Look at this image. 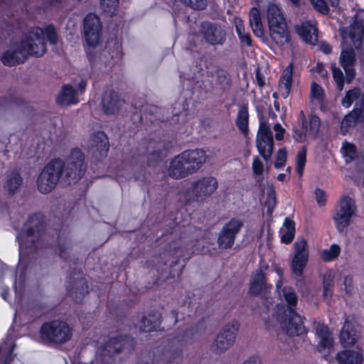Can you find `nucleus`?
Instances as JSON below:
<instances>
[{"instance_id": "9d476101", "label": "nucleus", "mask_w": 364, "mask_h": 364, "mask_svg": "<svg viewBox=\"0 0 364 364\" xmlns=\"http://www.w3.org/2000/svg\"><path fill=\"white\" fill-rule=\"evenodd\" d=\"M299 121L301 124L294 127V139L299 142L316 139L320 130V119L316 115H311L307 122L304 112L300 111Z\"/></svg>"}, {"instance_id": "680f3d73", "label": "nucleus", "mask_w": 364, "mask_h": 364, "mask_svg": "<svg viewBox=\"0 0 364 364\" xmlns=\"http://www.w3.org/2000/svg\"><path fill=\"white\" fill-rule=\"evenodd\" d=\"M256 81L257 85L261 87H263L265 84L264 77L258 70L256 73Z\"/></svg>"}, {"instance_id": "412c9836", "label": "nucleus", "mask_w": 364, "mask_h": 364, "mask_svg": "<svg viewBox=\"0 0 364 364\" xmlns=\"http://www.w3.org/2000/svg\"><path fill=\"white\" fill-rule=\"evenodd\" d=\"M269 34L272 41L279 46L288 43L289 39L287 22L268 26Z\"/></svg>"}, {"instance_id": "864d4df0", "label": "nucleus", "mask_w": 364, "mask_h": 364, "mask_svg": "<svg viewBox=\"0 0 364 364\" xmlns=\"http://www.w3.org/2000/svg\"><path fill=\"white\" fill-rule=\"evenodd\" d=\"M185 5L193 9H203L205 7V0H180Z\"/></svg>"}, {"instance_id": "9b49d317", "label": "nucleus", "mask_w": 364, "mask_h": 364, "mask_svg": "<svg viewBox=\"0 0 364 364\" xmlns=\"http://www.w3.org/2000/svg\"><path fill=\"white\" fill-rule=\"evenodd\" d=\"M218 181L212 176L199 178L191 183L187 202L203 201L209 198L218 188Z\"/></svg>"}, {"instance_id": "79ce46f5", "label": "nucleus", "mask_w": 364, "mask_h": 364, "mask_svg": "<svg viewBox=\"0 0 364 364\" xmlns=\"http://www.w3.org/2000/svg\"><path fill=\"white\" fill-rule=\"evenodd\" d=\"M311 100L314 103L320 104L323 101V91L320 85L316 82H312L310 93Z\"/></svg>"}, {"instance_id": "cd10ccee", "label": "nucleus", "mask_w": 364, "mask_h": 364, "mask_svg": "<svg viewBox=\"0 0 364 364\" xmlns=\"http://www.w3.org/2000/svg\"><path fill=\"white\" fill-rule=\"evenodd\" d=\"M297 32L304 41L310 44L315 43L318 40L317 29L315 25L309 21L303 22L297 28Z\"/></svg>"}, {"instance_id": "052dcab7", "label": "nucleus", "mask_w": 364, "mask_h": 364, "mask_svg": "<svg viewBox=\"0 0 364 364\" xmlns=\"http://www.w3.org/2000/svg\"><path fill=\"white\" fill-rule=\"evenodd\" d=\"M241 43L246 44L247 46L251 45V38L248 33H242L241 36H238Z\"/></svg>"}, {"instance_id": "bf43d9fd", "label": "nucleus", "mask_w": 364, "mask_h": 364, "mask_svg": "<svg viewBox=\"0 0 364 364\" xmlns=\"http://www.w3.org/2000/svg\"><path fill=\"white\" fill-rule=\"evenodd\" d=\"M315 71L322 77H326L328 75L327 70L324 68L323 64L318 63L315 68Z\"/></svg>"}, {"instance_id": "2eb2a0df", "label": "nucleus", "mask_w": 364, "mask_h": 364, "mask_svg": "<svg viewBox=\"0 0 364 364\" xmlns=\"http://www.w3.org/2000/svg\"><path fill=\"white\" fill-rule=\"evenodd\" d=\"M101 24L97 16L87 14L84 19V33L87 43L95 46L100 41Z\"/></svg>"}, {"instance_id": "473e14b6", "label": "nucleus", "mask_w": 364, "mask_h": 364, "mask_svg": "<svg viewBox=\"0 0 364 364\" xmlns=\"http://www.w3.org/2000/svg\"><path fill=\"white\" fill-rule=\"evenodd\" d=\"M160 323L159 316H152L149 315L148 317L141 318L139 323V328L141 331L149 332L156 330Z\"/></svg>"}, {"instance_id": "3c124183", "label": "nucleus", "mask_w": 364, "mask_h": 364, "mask_svg": "<svg viewBox=\"0 0 364 364\" xmlns=\"http://www.w3.org/2000/svg\"><path fill=\"white\" fill-rule=\"evenodd\" d=\"M252 168L255 175H262L264 172V164L258 156L253 158Z\"/></svg>"}, {"instance_id": "0e129e2a", "label": "nucleus", "mask_w": 364, "mask_h": 364, "mask_svg": "<svg viewBox=\"0 0 364 364\" xmlns=\"http://www.w3.org/2000/svg\"><path fill=\"white\" fill-rule=\"evenodd\" d=\"M343 283H344V285L346 287V291L347 292H349L350 291V286L352 284L351 278L350 277H345Z\"/></svg>"}, {"instance_id": "a211bd4d", "label": "nucleus", "mask_w": 364, "mask_h": 364, "mask_svg": "<svg viewBox=\"0 0 364 364\" xmlns=\"http://www.w3.org/2000/svg\"><path fill=\"white\" fill-rule=\"evenodd\" d=\"M200 33L205 41L213 46L222 45L225 41V31L208 22L201 25Z\"/></svg>"}, {"instance_id": "69168bd1", "label": "nucleus", "mask_w": 364, "mask_h": 364, "mask_svg": "<svg viewBox=\"0 0 364 364\" xmlns=\"http://www.w3.org/2000/svg\"><path fill=\"white\" fill-rule=\"evenodd\" d=\"M242 364H260L259 360L255 357H250L245 360Z\"/></svg>"}, {"instance_id": "423d86ee", "label": "nucleus", "mask_w": 364, "mask_h": 364, "mask_svg": "<svg viewBox=\"0 0 364 364\" xmlns=\"http://www.w3.org/2000/svg\"><path fill=\"white\" fill-rule=\"evenodd\" d=\"M43 340L55 344H63L73 336V329L64 321L54 320L44 323L41 328Z\"/></svg>"}, {"instance_id": "aec40b11", "label": "nucleus", "mask_w": 364, "mask_h": 364, "mask_svg": "<svg viewBox=\"0 0 364 364\" xmlns=\"http://www.w3.org/2000/svg\"><path fill=\"white\" fill-rule=\"evenodd\" d=\"M89 149L97 159L105 157L109 149L106 134L102 132L93 134L89 140Z\"/></svg>"}, {"instance_id": "f8f14e48", "label": "nucleus", "mask_w": 364, "mask_h": 364, "mask_svg": "<svg viewBox=\"0 0 364 364\" xmlns=\"http://www.w3.org/2000/svg\"><path fill=\"white\" fill-rule=\"evenodd\" d=\"M240 324L236 321H232L225 324L218 333L212 344L214 350L223 353L228 350L235 342Z\"/></svg>"}, {"instance_id": "7ed1b4c3", "label": "nucleus", "mask_w": 364, "mask_h": 364, "mask_svg": "<svg viewBox=\"0 0 364 364\" xmlns=\"http://www.w3.org/2000/svg\"><path fill=\"white\" fill-rule=\"evenodd\" d=\"M363 13H358L355 16V21L348 28H341L342 52L340 55V64L346 74L347 82H350L355 76V53L353 48H358L362 43L363 25L361 17Z\"/></svg>"}, {"instance_id": "2f4dec72", "label": "nucleus", "mask_w": 364, "mask_h": 364, "mask_svg": "<svg viewBox=\"0 0 364 364\" xmlns=\"http://www.w3.org/2000/svg\"><path fill=\"white\" fill-rule=\"evenodd\" d=\"M294 223L287 218H285L283 223V226L280 230L282 242L286 244L291 242L294 239Z\"/></svg>"}, {"instance_id": "e433bc0d", "label": "nucleus", "mask_w": 364, "mask_h": 364, "mask_svg": "<svg viewBox=\"0 0 364 364\" xmlns=\"http://www.w3.org/2000/svg\"><path fill=\"white\" fill-rule=\"evenodd\" d=\"M341 253V247L337 244H332L329 248L321 252V258L325 262H330L337 258Z\"/></svg>"}, {"instance_id": "774afa93", "label": "nucleus", "mask_w": 364, "mask_h": 364, "mask_svg": "<svg viewBox=\"0 0 364 364\" xmlns=\"http://www.w3.org/2000/svg\"><path fill=\"white\" fill-rule=\"evenodd\" d=\"M9 346V354H11L15 348V344L13 343V341L11 340L10 341Z\"/></svg>"}, {"instance_id": "6e6552de", "label": "nucleus", "mask_w": 364, "mask_h": 364, "mask_svg": "<svg viewBox=\"0 0 364 364\" xmlns=\"http://www.w3.org/2000/svg\"><path fill=\"white\" fill-rule=\"evenodd\" d=\"M86 169L84 154L79 149H73L63 164V180L67 183H75L84 176Z\"/></svg>"}, {"instance_id": "4c0bfd02", "label": "nucleus", "mask_w": 364, "mask_h": 364, "mask_svg": "<svg viewBox=\"0 0 364 364\" xmlns=\"http://www.w3.org/2000/svg\"><path fill=\"white\" fill-rule=\"evenodd\" d=\"M334 272L332 270L326 272L323 276V296L329 298L332 295V287L333 283Z\"/></svg>"}, {"instance_id": "5fc2aeb1", "label": "nucleus", "mask_w": 364, "mask_h": 364, "mask_svg": "<svg viewBox=\"0 0 364 364\" xmlns=\"http://www.w3.org/2000/svg\"><path fill=\"white\" fill-rule=\"evenodd\" d=\"M312 6L320 13L326 14L328 11V8L324 0H310Z\"/></svg>"}, {"instance_id": "ea45409f", "label": "nucleus", "mask_w": 364, "mask_h": 364, "mask_svg": "<svg viewBox=\"0 0 364 364\" xmlns=\"http://www.w3.org/2000/svg\"><path fill=\"white\" fill-rule=\"evenodd\" d=\"M307 261L306 259L293 256L291 262L292 272L298 277H301Z\"/></svg>"}, {"instance_id": "6ab92c4d", "label": "nucleus", "mask_w": 364, "mask_h": 364, "mask_svg": "<svg viewBox=\"0 0 364 364\" xmlns=\"http://www.w3.org/2000/svg\"><path fill=\"white\" fill-rule=\"evenodd\" d=\"M123 105L124 100L114 91L107 90L102 95L101 107L107 115L117 114Z\"/></svg>"}, {"instance_id": "58836bf2", "label": "nucleus", "mask_w": 364, "mask_h": 364, "mask_svg": "<svg viewBox=\"0 0 364 364\" xmlns=\"http://www.w3.org/2000/svg\"><path fill=\"white\" fill-rule=\"evenodd\" d=\"M266 193L267 194V200H265V205L267 208V213L272 214L276 203V192L272 185H267L266 187Z\"/></svg>"}, {"instance_id": "7c9ffc66", "label": "nucleus", "mask_w": 364, "mask_h": 364, "mask_svg": "<svg viewBox=\"0 0 364 364\" xmlns=\"http://www.w3.org/2000/svg\"><path fill=\"white\" fill-rule=\"evenodd\" d=\"M354 102H355V107L364 106V97L359 89L348 91L342 100V105L345 107H349Z\"/></svg>"}, {"instance_id": "a19ab883", "label": "nucleus", "mask_w": 364, "mask_h": 364, "mask_svg": "<svg viewBox=\"0 0 364 364\" xmlns=\"http://www.w3.org/2000/svg\"><path fill=\"white\" fill-rule=\"evenodd\" d=\"M161 145L155 141H149L147 146L146 154L150 160H158L161 153Z\"/></svg>"}, {"instance_id": "5701e85b", "label": "nucleus", "mask_w": 364, "mask_h": 364, "mask_svg": "<svg viewBox=\"0 0 364 364\" xmlns=\"http://www.w3.org/2000/svg\"><path fill=\"white\" fill-rule=\"evenodd\" d=\"M364 119V106L355 107L348 114H347L341 122V132L345 134L348 129L354 127L357 123L363 122Z\"/></svg>"}, {"instance_id": "20e7f679", "label": "nucleus", "mask_w": 364, "mask_h": 364, "mask_svg": "<svg viewBox=\"0 0 364 364\" xmlns=\"http://www.w3.org/2000/svg\"><path fill=\"white\" fill-rule=\"evenodd\" d=\"M206 160L207 155L203 150L185 151L170 161L168 174L175 179L188 177L198 171Z\"/></svg>"}, {"instance_id": "338daca9", "label": "nucleus", "mask_w": 364, "mask_h": 364, "mask_svg": "<svg viewBox=\"0 0 364 364\" xmlns=\"http://www.w3.org/2000/svg\"><path fill=\"white\" fill-rule=\"evenodd\" d=\"M86 86H87L86 81L84 80H81L78 84V89L80 91V92H82L85 90Z\"/></svg>"}, {"instance_id": "f3484780", "label": "nucleus", "mask_w": 364, "mask_h": 364, "mask_svg": "<svg viewBox=\"0 0 364 364\" xmlns=\"http://www.w3.org/2000/svg\"><path fill=\"white\" fill-rule=\"evenodd\" d=\"M242 226L240 220L232 219L222 229L219 235L218 242L221 248L230 247L235 241V237Z\"/></svg>"}, {"instance_id": "c85d7f7f", "label": "nucleus", "mask_w": 364, "mask_h": 364, "mask_svg": "<svg viewBox=\"0 0 364 364\" xmlns=\"http://www.w3.org/2000/svg\"><path fill=\"white\" fill-rule=\"evenodd\" d=\"M250 25L254 34L264 40L265 38L264 27L262 23L259 11L253 8L250 11Z\"/></svg>"}, {"instance_id": "393cba45", "label": "nucleus", "mask_w": 364, "mask_h": 364, "mask_svg": "<svg viewBox=\"0 0 364 364\" xmlns=\"http://www.w3.org/2000/svg\"><path fill=\"white\" fill-rule=\"evenodd\" d=\"M265 17L268 26L285 23L286 19L280 7L274 3H269L265 9Z\"/></svg>"}, {"instance_id": "c756f323", "label": "nucleus", "mask_w": 364, "mask_h": 364, "mask_svg": "<svg viewBox=\"0 0 364 364\" xmlns=\"http://www.w3.org/2000/svg\"><path fill=\"white\" fill-rule=\"evenodd\" d=\"M265 282V274L262 269H257L252 277L250 291L255 294H259L267 289Z\"/></svg>"}, {"instance_id": "b1692460", "label": "nucleus", "mask_w": 364, "mask_h": 364, "mask_svg": "<svg viewBox=\"0 0 364 364\" xmlns=\"http://www.w3.org/2000/svg\"><path fill=\"white\" fill-rule=\"evenodd\" d=\"M293 65L289 64L283 71L279 81V93L287 98L291 91L292 83Z\"/></svg>"}, {"instance_id": "4d7b16f0", "label": "nucleus", "mask_w": 364, "mask_h": 364, "mask_svg": "<svg viewBox=\"0 0 364 364\" xmlns=\"http://www.w3.org/2000/svg\"><path fill=\"white\" fill-rule=\"evenodd\" d=\"M274 129L276 132L275 138L277 140H282L283 139L284 129L282 127L281 124L277 123L274 126Z\"/></svg>"}, {"instance_id": "bb28decb", "label": "nucleus", "mask_w": 364, "mask_h": 364, "mask_svg": "<svg viewBox=\"0 0 364 364\" xmlns=\"http://www.w3.org/2000/svg\"><path fill=\"white\" fill-rule=\"evenodd\" d=\"M336 359L340 364H362L363 355L359 350H345L338 353Z\"/></svg>"}, {"instance_id": "a18cd8bd", "label": "nucleus", "mask_w": 364, "mask_h": 364, "mask_svg": "<svg viewBox=\"0 0 364 364\" xmlns=\"http://www.w3.org/2000/svg\"><path fill=\"white\" fill-rule=\"evenodd\" d=\"M306 161V149L303 147L296 156V171L301 176Z\"/></svg>"}, {"instance_id": "f704fd0d", "label": "nucleus", "mask_w": 364, "mask_h": 364, "mask_svg": "<svg viewBox=\"0 0 364 364\" xmlns=\"http://www.w3.org/2000/svg\"><path fill=\"white\" fill-rule=\"evenodd\" d=\"M248 118L249 114L246 107H241L239 109L236 119V124L238 129L245 134H248Z\"/></svg>"}, {"instance_id": "13d9d810", "label": "nucleus", "mask_w": 364, "mask_h": 364, "mask_svg": "<svg viewBox=\"0 0 364 364\" xmlns=\"http://www.w3.org/2000/svg\"><path fill=\"white\" fill-rule=\"evenodd\" d=\"M235 28H236V32H237L238 36H241L242 33H245V32L244 24H243V23H242L241 19L235 18Z\"/></svg>"}, {"instance_id": "8fccbe9b", "label": "nucleus", "mask_w": 364, "mask_h": 364, "mask_svg": "<svg viewBox=\"0 0 364 364\" xmlns=\"http://www.w3.org/2000/svg\"><path fill=\"white\" fill-rule=\"evenodd\" d=\"M218 79H217V85L223 90L226 89L230 85V79L228 77V75L226 73L223 71H219L218 73Z\"/></svg>"}, {"instance_id": "0eeeda50", "label": "nucleus", "mask_w": 364, "mask_h": 364, "mask_svg": "<svg viewBox=\"0 0 364 364\" xmlns=\"http://www.w3.org/2000/svg\"><path fill=\"white\" fill-rule=\"evenodd\" d=\"M63 163L55 159L48 163L39 174L37 179L38 191L46 194L51 192L58 184L60 178L63 179Z\"/></svg>"}, {"instance_id": "39448f33", "label": "nucleus", "mask_w": 364, "mask_h": 364, "mask_svg": "<svg viewBox=\"0 0 364 364\" xmlns=\"http://www.w3.org/2000/svg\"><path fill=\"white\" fill-rule=\"evenodd\" d=\"M44 233V224L38 215L31 216L24 226L23 232L18 237L20 252L27 250L32 252L40 247Z\"/></svg>"}, {"instance_id": "c03bdc74", "label": "nucleus", "mask_w": 364, "mask_h": 364, "mask_svg": "<svg viewBox=\"0 0 364 364\" xmlns=\"http://www.w3.org/2000/svg\"><path fill=\"white\" fill-rule=\"evenodd\" d=\"M342 153L347 162L351 161L356 156V149L353 144L344 141L342 146Z\"/></svg>"}, {"instance_id": "6e6d98bb", "label": "nucleus", "mask_w": 364, "mask_h": 364, "mask_svg": "<svg viewBox=\"0 0 364 364\" xmlns=\"http://www.w3.org/2000/svg\"><path fill=\"white\" fill-rule=\"evenodd\" d=\"M315 197H316V202L319 205H323L326 203V193L320 189V188H316L315 190Z\"/></svg>"}, {"instance_id": "4468645a", "label": "nucleus", "mask_w": 364, "mask_h": 364, "mask_svg": "<svg viewBox=\"0 0 364 364\" xmlns=\"http://www.w3.org/2000/svg\"><path fill=\"white\" fill-rule=\"evenodd\" d=\"M317 338L316 349L321 353L328 354L333 346V338L327 326L315 321L313 326Z\"/></svg>"}, {"instance_id": "1a4fd4ad", "label": "nucleus", "mask_w": 364, "mask_h": 364, "mask_svg": "<svg viewBox=\"0 0 364 364\" xmlns=\"http://www.w3.org/2000/svg\"><path fill=\"white\" fill-rule=\"evenodd\" d=\"M357 206L355 200L347 195L342 196L336 205L333 220L337 230L343 232L355 216Z\"/></svg>"}, {"instance_id": "72a5a7b5", "label": "nucleus", "mask_w": 364, "mask_h": 364, "mask_svg": "<svg viewBox=\"0 0 364 364\" xmlns=\"http://www.w3.org/2000/svg\"><path fill=\"white\" fill-rule=\"evenodd\" d=\"M22 182L23 179L20 174L17 171H13L6 176L5 188L11 193H14L21 186Z\"/></svg>"}, {"instance_id": "c9c22d12", "label": "nucleus", "mask_w": 364, "mask_h": 364, "mask_svg": "<svg viewBox=\"0 0 364 364\" xmlns=\"http://www.w3.org/2000/svg\"><path fill=\"white\" fill-rule=\"evenodd\" d=\"M294 256L308 260L309 247L307 241L304 238H299L294 244Z\"/></svg>"}, {"instance_id": "dca6fc26", "label": "nucleus", "mask_w": 364, "mask_h": 364, "mask_svg": "<svg viewBox=\"0 0 364 364\" xmlns=\"http://www.w3.org/2000/svg\"><path fill=\"white\" fill-rule=\"evenodd\" d=\"M198 242V240L189 241L186 238L180 239L169 245L168 252L176 258L190 257L192 255L201 251L196 245Z\"/></svg>"}, {"instance_id": "f03ea898", "label": "nucleus", "mask_w": 364, "mask_h": 364, "mask_svg": "<svg viewBox=\"0 0 364 364\" xmlns=\"http://www.w3.org/2000/svg\"><path fill=\"white\" fill-rule=\"evenodd\" d=\"M274 269L279 276V280L276 284L277 293L281 299L287 302L288 309L282 311L279 306H277L275 321H273L272 323L266 321L267 327L271 328L279 323L288 335L299 336L305 332V328L301 318L294 311L297 304V297L292 288L284 286L283 269L277 266L274 267Z\"/></svg>"}, {"instance_id": "e2e57ef3", "label": "nucleus", "mask_w": 364, "mask_h": 364, "mask_svg": "<svg viewBox=\"0 0 364 364\" xmlns=\"http://www.w3.org/2000/svg\"><path fill=\"white\" fill-rule=\"evenodd\" d=\"M320 49L323 53L326 54H329L331 52V47L326 43H321Z\"/></svg>"}, {"instance_id": "ddd939ff", "label": "nucleus", "mask_w": 364, "mask_h": 364, "mask_svg": "<svg viewBox=\"0 0 364 364\" xmlns=\"http://www.w3.org/2000/svg\"><path fill=\"white\" fill-rule=\"evenodd\" d=\"M256 146L264 160L269 161L274 149V141L270 126L264 121L260 122Z\"/></svg>"}, {"instance_id": "37998d69", "label": "nucleus", "mask_w": 364, "mask_h": 364, "mask_svg": "<svg viewBox=\"0 0 364 364\" xmlns=\"http://www.w3.org/2000/svg\"><path fill=\"white\" fill-rule=\"evenodd\" d=\"M124 341L122 338H112L106 345L105 350L108 353L120 352L124 348Z\"/></svg>"}, {"instance_id": "49530a36", "label": "nucleus", "mask_w": 364, "mask_h": 364, "mask_svg": "<svg viewBox=\"0 0 364 364\" xmlns=\"http://www.w3.org/2000/svg\"><path fill=\"white\" fill-rule=\"evenodd\" d=\"M332 73L333 79L337 85L338 90H342L343 89L344 85L343 74L342 71L338 68H336L335 65H333Z\"/></svg>"}, {"instance_id": "09e8293b", "label": "nucleus", "mask_w": 364, "mask_h": 364, "mask_svg": "<svg viewBox=\"0 0 364 364\" xmlns=\"http://www.w3.org/2000/svg\"><path fill=\"white\" fill-rule=\"evenodd\" d=\"M100 4L105 12L113 14L118 6V0H101Z\"/></svg>"}, {"instance_id": "603ef678", "label": "nucleus", "mask_w": 364, "mask_h": 364, "mask_svg": "<svg viewBox=\"0 0 364 364\" xmlns=\"http://www.w3.org/2000/svg\"><path fill=\"white\" fill-rule=\"evenodd\" d=\"M287 161V151L284 149H280L277 151L274 166L279 168L284 166Z\"/></svg>"}, {"instance_id": "de8ad7c7", "label": "nucleus", "mask_w": 364, "mask_h": 364, "mask_svg": "<svg viewBox=\"0 0 364 364\" xmlns=\"http://www.w3.org/2000/svg\"><path fill=\"white\" fill-rule=\"evenodd\" d=\"M183 360V354L180 350L171 352L166 356V364H181Z\"/></svg>"}, {"instance_id": "a878e982", "label": "nucleus", "mask_w": 364, "mask_h": 364, "mask_svg": "<svg viewBox=\"0 0 364 364\" xmlns=\"http://www.w3.org/2000/svg\"><path fill=\"white\" fill-rule=\"evenodd\" d=\"M58 104L68 106L77 104L79 102L78 94L71 85H64L57 97Z\"/></svg>"}, {"instance_id": "4be33fe9", "label": "nucleus", "mask_w": 364, "mask_h": 364, "mask_svg": "<svg viewBox=\"0 0 364 364\" xmlns=\"http://www.w3.org/2000/svg\"><path fill=\"white\" fill-rule=\"evenodd\" d=\"M358 338L355 324L347 319L341 331L339 338L341 345L344 347L354 345Z\"/></svg>"}, {"instance_id": "f257e3e1", "label": "nucleus", "mask_w": 364, "mask_h": 364, "mask_svg": "<svg viewBox=\"0 0 364 364\" xmlns=\"http://www.w3.org/2000/svg\"><path fill=\"white\" fill-rule=\"evenodd\" d=\"M46 35L50 43L56 44L58 35L52 25L44 29L33 27L21 38L12 41L1 56L5 65L12 66L23 63L29 56L41 57L46 52L43 36Z\"/></svg>"}]
</instances>
